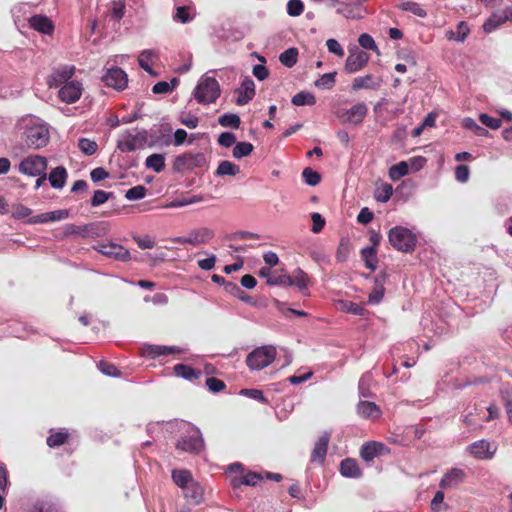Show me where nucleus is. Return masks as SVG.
<instances>
[{
	"mask_svg": "<svg viewBox=\"0 0 512 512\" xmlns=\"http://www.w3.org/2000/svg\"><path fill=\"white\" fill-rule=\"evenodd\" d=\"M388 452L389 449L383 443L370 441L362 445L360 450V456L364 461L371 462L376 457H380Z\"/></svg>",
	"mask_w": 512,
	"mask_h": 512,
	"instance_id": "nucleus-15",
	"label": "nucleus"
},
{
	"mask_svg": "<svg viewBox=\"0 0 512 512\" xmlns=\"http://www.w3.org/2000/svg\"><path fill=\"white\" fill-rule=\"evenodd\" d=\"M304 11V4L301 0H289L287 3V13L289 16L297 17Z\"/></svg>",
	"mask_w": 512,
	"mask_h": 512,
	"instance_id": "nucleus-52",
	"label": "nucleus"
},
{
	"mask_svg": "<svg viewBox=\"0 0 512 512\" xmlns=\"http://www.w3.org/2000/svg\"><path fill=\"white\" fill-rule=\"evenodd\" d=\"M74 65H65L55 69L52 74L48 77L47 84L50 88L62 87L66 83H69L71 78L75 74Z\"/></svg>",
	"mask_w": 512,
	"mask_h": 512,
	"instance_id": "nucleus-13",
	"label": "nucleus"
},
{
	"mask_svg": "<svg viewBox=\"0 0 512 512\" xmlns=\"http://www.w3.org/2000/svg\"><path fill=\"white\" fill-rule=\"evenodd\" d=\"M237 93H238V97L236 100L237 105L242 106V105L247 104L255 96L254 81L249 77L245 78L242 81L240 88L237 90Z\"/></svg>",
	"mask_w": 512,
	"mask_h": 512,
	"instance_id": "nucleus-18",
	"label": "nucleus"
},
{
	"mask_svg": "<svg viewBox=\"0 0 512 512\" xmlns=\"http://www.w3.org/2000/svg\"><path fill=\"white\" fill-rule=\"evenodd\" d=\"M172 479L180 488H186L193 481L191 472L186 469H174Z\"/></svg>",
	"mask_w": 512,
	"mask_h": 512,
	"instance_id": "nucleus-33",
	"label": "nucleus"
},
{
	"mask_svg": "<svg viewBox=\"0 0 512 512\" xmlns=\"http://www.w3.org/2000/svg\"><path fill=\"white\" fill-rule=\"evenodd\" d=\"M336 72L326 73L315 81V86L320 89H331L335 85Z\"/></svg>",
	"mask_w": 512,
	"mask_h": 512,
	"instance_id": "nucleus-47",
	"label": "nucleus"
},
{
	"mask_svg": "<svg viewBox=\"0 0 512 512\" xmlns=\"http://www.w3.org/2000/svg\"><path fill=\"white\" fill-rule=\"evenodd\" d=\"M455 179L460 183H466L469 180L470 169L465 164H460L454 171Z\"/></svg>",
	"mask_w": 512,
	"mask_h": 512,
	"instance_id": "nucleus-55",
	"label": "nucleus"
},
{
	"mask_svg": "<svg viewBox=\"0 0 512 512\" xmlns=\"http://www.w3.org/2000/svg\"><path fill=\"white\" fill-rule=\"evenodd\" d=\"M291 102L295 106H312L316 103V98L312 93L301 91L292 97Z\"/></svg>",
	"mask_w": 512,
	"mask_h": 512,
	"instance_id": "nucleus-39",
	"label": "nucleus"
},
{
	"mask_svg": "<svg viewBox=\"0 0 512 512\" xmlns=\"http://www.w3.org/2000/svg\"><path fill=\"white\" fill-rule=\"evenodd\" d=\"M386 277V274L382 273L375 278V285L368 297L369 304H378L382 301L385 294L384 283Z\"/></svg>",
	"mask_w": 512,
	"mask_h": 512,
	"instance_id": "nucleus-22",
	"label": "nucleus"
},
{
	"mask_svg": "<svg viewBox=\"0 0 512 512\" xmlns=\"http://www.w3.org/2000/svg\"><path fill=\"white\" fill-rule=\"evenodd\" d=\"M340 472L344 477L350 478H358L362 475L358 462L353 458H346L341 461Z\"/></svg>",
	"mask_w": 512,
	"mask_h": 512,
	"instance_id": "nucleus-24",
	"label": "nucleus"
},
{
	"mask_svg": "<svg viewBox=\"0 0 512 512\" xmlns=\"http://www.w3.org/2000/svg\"><path fill=\"white\" fill-rule=\"evenodd\" d=\"M469 450L474 456L484 459L490 458L495 450H491V444L486 440H479L470 445Z\"/></svg>",
	"mask_w": 512,
	"mask_h": 512,
	"instance_id": "nucleus-25",
	"label": "nucleus"
},
{
	"mask_svg": "<svg viewBox=\"0 0 512 512\" xmlns=\"http://www.w3.org/2000/svg\"><path fill=\"white\" fill-rule=\"evenodd\" d=\"M235 142H236V137L231 132H223L220 134V136L218 138V143L221 146H224L227 148L233 146L235 144Z\"/></svg>",
	"mask_w": 512,
	"mask_h": 512,
	"instance_id": "nucleus-63",
	"label": "nucleus"
},
{
	"mask_svg": "<svg viewBox=\"0 0 512 512\" xmlns=\"http://www.w3.org/2000/svg\"><path fill=\"white\" fill-rule=\"evenodd\" d=\"M409 172V167L406 162L402 161L396 165H393L389 169V176L392 180L400 179L401 177L407 175Z\"/></svg>",
	"mask_w": 512,
	"mask_h": 512,
	"instance_id": "nucleus-48",
	"label": "nucleus"
},
{
	"mask_svg": "<svg viewBox=\"0 0 512 512\" xmlns=\"http://www.w3.org/2000/svg\"><path fill=\"white\" fill-rule=\"evenodd\" d=\"M31 213L32 210L23 204H16L13 206L12 216L15 219H23L31 215Z\"/></svg>",
	"mask_w": 512,
	"mask_h": 512,
	"instance_id": "nucleus-60",
	"label": "nucleus"
},
{
	"mask_svg": "<svg viewBox=\"0 0 512 512\" xmlns=\"http://www.w3.org/2000/svg\"><path fill=\"white\" fill-rule=\"evenodd\" d=\"M83 92V85L80 81L72 80L60 87L58 97L62 102L73 104L77 102Z\"/></svg>",
	"mask_w": 512,
	"mask_h": 512,
	"instance_id": "nucleus-12",
	"label": "nucleus"
},
{
	"mask_svg": "<svg viewBox=\"0 0 512 512\" xmlns=\"http://www.w3.org/2000/svg\"><path fill=\"white\" fill-rule=\"evenodd\" d=\"M185 497L191 499L193 504H199L203 500L204 489L193 481L186 487Z\"/></svg>",
	"mask_w": 512,
	"mask_h": 512,
	"instance_id": "nucleus-35",
	"label": "nucleus"
},
{
	"mask_svg": "<svg viewBox=\"0 0 512 512\" xmlns=\"http://www.w3.org/2000/svg\"><path fill=\"white\" fill-rule=\"evenodd\" d=\"M95 224H84V225H75V224H67L64 227L63 235L65 237L71 235H78L83 238L94 234Z\"/></svg>",
	"mask_w": 512,
	"mask_h": 512,
	"instance_id": "nucleus-23",
	"label": "nucleus"
},
{
	"mask_svg": "<svg viewBox=\"0 0 512 512\" xmlns=\"http://www.w3.org/2000/svg\"><path fill=\"white\" fill-rule=\"evenodd\" d=\"M254 149V146L250 142H238L235 144L232 155L236 159L249 156Z\"/></svg>",
	"mask_w": 512,
	"mask_h": 512,
	"instance_id": "nucleus-42",
	"label": "nucleus"
},
{
	"mask_svg": "<svg viewBox=\"0 0 512 512\" xmlns=\"http://www.w3.org/2000/svg\"><path fill=\"white\" fill-rule=\"evenodd\" d=\"M102 81L106 86L122 91L127 87L128 76L121 68L114 67L107 70L102 77Z\"/></svg>",
	"mask_w": 512,
	"mask_h": 512,
	"instance_id": "nucleus-11",
	"label": "nucleus"
},
{
	"mask_svg": "<svg viewBox=\"0 0 512 512\" xmlns=\"http://www.w3.org/2000/svg\"><path fill=\"white\" fill-rule=\"evenodd\" d=\"M50 139L49 129L45 124L32 123L28 125L24 132L25 144L31 149H40L45 147Z\"/></svg>",
	"mask_w": 512,
	"mask_h": 512,
	"instance_id": "nucleus-4",
	"label": "nucleus"
},
{
	"mask_svg": "<svg viewBox=\"0 0 512 512\" xmlns=\"http://www.w3.org/2000/svg\"><path fill=\"white\" fill-rule=\"evenodd\" d=\"M291 283L289 286H296L300 291H304L308 288L309 276L301 268L294 270L293 274L290 275Z\"/></svg>",
	"mask_w": 512,
	"mask_h": 512,
	"instance_id": "nucleus-29",
	"label": "nucleus"
},
{
	"mask_svg": "<svg viewBox=\"0 0 512 512\" xmlns=\"http://www.w3.org/2000/svg\"><path fill=\"white\" fill-rule=\"evenodd\" d=\"M145 137H139L138 135H128L125 139L118 143V148L122 152H133L143 146Z\"/></svg>",
	"mask_w": 512,
	"mask_h": 512,
	"instance_id": "nucleus-26",
	"label": "nucleus"
},
{
	"mask_svg": "<svg viewBox=\"0 0 512 512\" xmlns=\"http://www.w3.org/2000/svg\"><path fill=\"white\" fill-rule=\"evenodd\" d=\"M302 177L304 178L306 184L310 186H316L321 181L320 174L309 167L304 168L302 171Z\"/></svg>",
	"mask_w": 512,
	"mask_h": 512,
	"instance_id": "nucleus-50",
	"label": "nucleus"
},
{
	"mask_svg": "<svg viewBox=\"0 0 512 512\" xmlns=\"http://www.w3.org/2000/svg\"><path fill=\"white\" fill-rule=\"evenodd\" d=\"M228 472L234 473V475L231 476L230 484L234 489L239 488L240 486L244 485V467L241 463H233L228 467Z\"/></svg>",
	"mask_w": 512,
	"mask_h": 512,
	"instance_id": "nucleus-28",
	"label": "nucleus"
},
{
	"mask_svg": "<svg viewBox=\"0 0 512 512\" xmlns=\"http://www.w3.org/2000/svg\"><path fill=\"white\" fill-rule=\"evenodd\" d=\"M125 12V1L124 0H113L111 14L112 16L120 20L124 16Z\"/></svg>",
	"mask_w": 512,
	"mask_h": 512,
	"instance_id": "nucleus-59",
	"label": "nucleus"
},
{
	"mask_svg": "<svg viewBox=\"0 0 512 512\" xmlns=\"http://www.w3.org/2000/svg\"><path fill=\"white\" fill-rule=\"evenodd\" d=\"M48 179L53 188L61 189L66 183L67 171L62 166L56 167L50 172Z\"/></svg>",
	"mask_w": 512,
	"mask_h": 512,
	"instance_id": "nucleus-27",
	"label": "nucleus"
},
{
	"mask_svg": "<svg viewBox=\"0 0 512 512\" xmlns=\"http://www.w3.org/2000/svg\"><path fill=\"white\" fill-rule=\"evenodd\" d=\"M178 84V80L174 78L171 83H168L166 81H160L157 82L153 88L152 91L154 94H167L172 91V89Z\"/></svg>",
	"mask_w": 512,
	"mask_h": 512,
	"instance_id": "nucleus-49",
	"label": "nucleus"
},
{
	"mask_svg": "<svg viewBox=\"0 0 512 512\" xmlns=\"http://www.w3.org/2000/svg\"><path fill=\"white\" fill-rule=\"evenodd\" d=\"M291 283L290 275L281 271H274L271 276L268 277L267 284L270 286L273 285H281V286H289Z\"/></svg>",
	"mask_w": 512,
	"mask_h": 512,
	"instance_id": "nucleus-41",
	"label": "nucleus"
},
{
	"mask_svg": "<svg viewBox=\"0 0 512 512\" xmlns=\"http://www.w3.org/2000/svg\"><path fill=\"white\" fill-rule=\"evenodd\" d=\"M180 351V348L175 346L149 345L146 348L147 355L151 356L152 358L162 355H171L179 353Z\"/></svg>",
	"mask_w": 512,
	"mask_h": 512,
	"instance_id": "nucleus-32",
	"label": "nucleus"
},
{
	"mask_svg": "<svg viewBox=\"0 0 512 512\" xmlns=\"http://www.w3.org/2000/svg\"><path fill=\"white\" fill-rule=\"evenodd\" d=\"M398 8L421 18H425L427 16L426 10L419 3L414 1H401L398 4Z\"/></svg>",
	"mask_w": 512,
	"mask_h": 512,
	"instance_id": "nucleus-36",
	"label": "nucleus"
},
{
	"mask_svg": "<svg viewBox=\"0 0 512 512\" xmlns=\"http://www.w3.org/2000/svg\"><path fill=\"white\" fill-rule=\"evenodd\" d=\"M381 79L371 74L365 76L356 77L351 85L353 91L361 89H377L381 85Z\"/></svg>",
	"mask_w": 512,
	"mask_h": 512,
	"instance_id": "nucleus-20",
	"label": "nucleus"
},
{
	"mask_svg": "<svg viewBox=\"0 0 512 512\" xmlns=\"http://www.w3.org/2000/svg\"><path fill=\"white\" fill-rule=\"evenodd\" d=\"M390 244L402 252H412L417 243L416 235L413 234L409 229L402 226H395L390 229L388 233Z\"/></svg>",
	"mask_w": 512,
	"mask_h": 512,
	"instance_id": "nucleus-2",
	"label": "nucleus"
},
{
	"mask_svg": "<svg viewBox=\"0 0 512 512\" xmlns=\"http://www.w3.org/2000/svg\"><path fill=\"white\" fill-rule=\"evenodd\" d=\"M153 57L154 52L152 50H144L140 53L138 57L139 66L151 75H154V72L150 64Z\"/></svg>",
	"mask_w": 512,
	"mask_h": 512,
	"instance_id": "nucleus-45",
	"label": "nucleus"
},
{
	"mask_svg": "<svg viewBox=\"0 0 512 512\" xmlns=\"http://www.w3.org/2000/svg\"><path fill=\"white\" fill-rule=\"evenodd\" d=\"M358 42H359L360 46L363 47L364 49H369V50L377 49L374 39L369 34H366V33L361 34L358 39Z\"/></svg>",
	"mask_w": 512,
	"mask_h": 512,
	"instance_id": "nucleus-64",
	"label": "nucleus"
},
{
	"mask_svg": "<svg viewBox=\"0 0 512 512\" xmlns=\"http://www.w3.org/2000/svg\"><path fill=\"white\" fill-rule=\"evenodd\" d=\"M70 437V432L66 428H61L59 430L51 429L48 437L46 438V444L50 448L60 447L68 443Z\"/></svg>",
	"mask_w": 512,
	"mask_h": 512,
	"instance_id": "nucleus-19",
	"label": "nucleus"
},
{
	"mask_svg": "<svg viewBox=\"0 0 512 512\" xmlns=\"http://www.w3.org/2000/svg\"><path fill=\"white\" fill-rule=\"evenodd\" d=\"M206 386L208 387L209 391L213 393L221 392L226 388L224 381L215 377H208L206 379Z\"/></svg>",
	"mask_w": 512,
	"mask_h": 512,
	"instance_id": "nucleus-57",
	"label": "nucleus"
},
{
	"mask_svg": "<svg viewBox=\"0 0 512 512\" xmlns=\"http://www.w3.org/2000/svg\"><path fill=\"white\" fill-rule=\"evenodd\" d=\"M29 25L34 30L46 35H51L55 29L52 20L41 14L31 16L29 18Z\"/></svg>",
	"mask_w": 512,
	"mask_h": 512,
	"instance_id": "nucleus-17",
	"label": "nucleus"
},
{
	"mask_svg": "<svg viewBox=\"0 0 512 512\" xmlns=\"http://www.w3.org/2000/svg\"><path fill=\"white\" fill-rule=\"evenodd\" d=\"M94 249L102 255L117 261L126 262L131 259L130 252L122 245L116 243H100L94 246Z\"/></svg>",
	"mask_w": 512,
	"mask_h": 512,
	"instance_id": "nucleus-9",
	"label": "nucleus"
},
{
	"mask_svg": "<svg viewBox=\"0 0 512 512\" xmlns=\"http://www.w3.org/2000/svg\"><path fill=\"white\" fill-rule=\"evenodd\" d=\"M263 479H264V476L261 473L247 472L244 474V485L256 486Z\"/></svg>",
	"mask_w": 512,
	"mask_h": 512,
	"instance_id": "nucleus-61",
	"label": "nucleus"
},
{
	"mask_svg": "<svg viewBox=\"0 0 512 512\" xmlns=\"http://www.w3.org/2000/svg\"><path fill=\"white\" fill-rule=\"evenodd\" d=\"M206 156L202 152H186L175 158L173 169L175 171L193 170L202 168L206 165Z\"/></svg>",
	"mask_w": 512,
	"mask_h": 512,
	"instance_id": "nucleus-6",
	"label": "nucleus"
},
{
	"mask_svg": "<svg viewBox=\"0 0 512 512\" xmlns=\"http://www.w3.org/2000/svg\"><path fill=\"white\" fill-rule=\"evenodd\" d=\"M205 443L200 430L194 426L182 434L176 448L191 454H198L204 449Z\"/></svg>",
	"mask_w": 512,
	"mask_h": 512,
	"instance_id": "nucleus-5",
	"label": "nucleus"
},
{
	"mask_svg": "<svg viewBox=\"0 0 512 512\" xmlns=\"http://www.w3.org/2000/svg\"><path fill=\"white\" fill-rule=\"evenodd\" d=\"M361 256L365 262V266L371 271H374L378 263L377 249L375 247H365L361 250Z\"/></svg>",
	"mask_w": 512,
	"mask_h": 512,
	"instance_id": "nucleus-34",
	"label": "nucleus"
},
{
	"mask_svg": "<svg viewBox=\"0 0 512 512\" xmlns=\"http://www.w3.org/2000/svg\"><path fill=\"white\" fill-rule=\"evenodd\" d=\"M214 231L207 227H202L189 232L185 237H175L171 241L178 244H190L193 246L208 243L214 238Z\"/></svg>",
	"mask_w": 512,
	"mask_h": 512,
	"instance_id": "nucleus-7",
	"label": "nucleus"
},
{
	"mask_svg": "<svg viewBox=\"0 0 512 512\" xmlns=\"http://www.w3.org/2000/svg\"><path fill=\"white\" fill-rule=\"evenodd\" d=\"M357 412L364 418L378 417L380 415L379 407L370 401H361L357 405Z\"/></svg>",
	"mask_w": 512,
	"mask_h": 512,
	"instance_id": "nucleus-30",
	"label": "nucleus"
},
{
	"mask_svg": "<svg viewBox=\"0 0 512 512\" xmlns=\"http://www.w3.org/2000/svg\"><path fill=\"white\" fill-rule=\"evenodd\" d=\"M145 165L156 173H160L165 169V157L163 154H152L146 158Z\"/></svg>",
	"mask_w": 512,
	"mask_h": 512,
	"instance_id": "nucleus-37",
	"label": "nucleus"
},
{
	"mask_svg": "<svg viewBox=\"0 0 512 512\" xmlns=\"http://www.w3.org/2000/svg\"><path fill=\"white\" fill-rule=\"evenodd\" d=\"M146 195V188L142 185H137V186H134L132 188H130L126 194H125V197L128 199V200H139V199H142L144 198Z\"/></svg>",
	"mask_w": 512,
	"mask_h": 512,
	"instance_id": "nucleus-54",
	"label": "nucleus"
},
{
	"mask_svg": "<svg viewBox=\"0 0 512 512\" xmlns=\"http://www.w3.org/2000/svg\"><path fill=\"white\" fill-rule=\"evenodd\" d=\"M239 172H240V167L238 165L234 164L233 162L224 160L219 163L217 170H216V175H218V176H225V175L235 176Z\"/></svg>",
	"mask_w": 512,
	"mask_h": 512,
	"instance_id": "nucleus-38",
	"label": "nucleus"
},
{
	"mask_svg": "<svg viewBox=\"0 0 512 512\" xmlns=\"http://www.w3.org/2000/svg\"><path fill=\"white\" fill-rule=\"evenodd\" d=\"M326 46L330 53H333L338 57L344 56V49L336 39H328L326 42Z\"/></svg>",
	"mask_w": 512,
	"mask_h": 512,
	"instance_id": "nucleus-62",
	"label": "nucleus"
},
{
	"mask_svg": "<svg viewBox=\"0 0 512 512\" xmlns=\"http://www.w3.org/2000/svg\"><path fill=\"white\" fill-rule=\"evenodd\" d=\"M98 367H99L100 371L102 373H104L105 375L113 376V377L120 376V371L112 363H109L107 361L101 360L98 363Z\"/></svg>",
	"mask_w": 512,
	"mask_h": 512,
	"instance_id": "nucleus-56",
	"label": "nucleus"
},
{
	"mask_svg": "<svg viewBox=\"0 0 512 512\" xmlns=\"http://www.w3.org/2000/svg\"><path fill=\"white\" fill-rule=\"evenodd\" d=\"M479 120L483 125H485L486 127L490 128V129L496 130L501 127L500 119L491 117L485 113H481L479 115Z\"/></svg>",
	"mask_w": 512,
	"mask_h": 512,
	"instance_id": "nucleus-58",
	"label": "nucleus"
},
{
	"mask_svg": "<svg viewBox=\"0 0 512 512\" xmlns=\"http://www.w3.org/2000/svg\"><path fill=\"white\" fill-rule=\"evenodd\" d=\"M369 59V54L363 50L356 49L350 51L345 61L344 69L349 74L356 73L367 65Z\"/></svg>",
	"mask_w": 512,
	"mask_h": 512,
	"instance_id": "nucleus-14",
	"label": "nucleus"
},
{
	"mask_svg": "<svg viewBox=\"0 0 512 512\" xmlns=\"http://www.w3.org/2000/svg\"><path fill=\"white\" fill-rule=\"evenodd\" d=\"M368 113V107L364 102H358L349 109L339 111L338 119L346 124L360 125Z\"/></svg>",
	"mask_w": 512,
	"mask_h": 512,
	"instance_id": "nucleus-8",
	"label": "nucleus"
},
{
	"mask_svg": "<svg viewBox=\"0 0 512 512\" xmlns=\"http://www.w3.org/2000/svg\"><path fill=\"white\" fill-rule=\"evenodd\" d=\"M507 19H510V14H492L483 24V29L486 33H491L502 25Z\"/></svg>",
	"mask_w": 512,
	"mask_h": 512,
	"instance_id": "nucleus-31",
	"label": "nucleus"
},
{
	"mask_svg": "<svg viewBox=\"0 0 512 512\" xmlns=\"http://www.w3.org/2000/svg\"><path fill=\"white\" fill-rule=\"evenodd\" d=\"M462 125L464 128L471 130L477 136L486 137L489 135V131L486 128L478 125L472 118L463 119Z\"/></svg>",
	"mask_w": 512,
	"mask_h": 512,
	"instance_id": "nucleus-44",
	"label": "nucleus"
},
{
	"mask_svg": "<svg viewBox=\"0 0 512 512\" xmlns=\"http://www.w3.org/2000/svg\"><path fill=\"white\" fill-rule=\"evenodd\" d=\"M330 438H331V435L328 432H324L322 435L319 436L318 440L315 443L314 449L312 450V453H311V461L312 462H319V463L324 462V460L326 458Z\"/></svg>",
	"mask_w": 512,
	"mask_h": 512,
	"instance_id": "nucleus-16",
	"label": "nucleus"
},
{
	"mask_svg": "<svg viewBox=\"0 0 512 512\" xmlns=\"http://www.w3.org/2000/svg\"><path fill=\"white\" fill-rule=\"evenodd\" d=\"M78 148L87 156H91L97 152L98 144L94 140L81 138L78 141Z\"/></svg>",
	"mask_w": 512,
	"mask_h": 512,
	"instance_id": "nucleus-46",
	"label": "nucleus"
},
{
	"mask_svg": "<svg viewBox=\"0 0 512 512\" xmlns=\"http://www.w3.org/2000/svg\"><path fill=\"white\" fill-rule=\"evenodd\" d=\"M46 168V158L39 155L28 156L19 164V171L29 176L41 175Z\"/></svg>",
	"mask_w": 512,
	"mask_h": 512,
	"instance_id": "nucleus-10",
	"label": "nucleus"
},
{
	"mask_svg": "<svg viewBox=\"0 0 512 512\" xmlns=\"http://www.w3.org/2000/svg\"><path fill=\"white\" fill-rule=\"evenodd\" d=\"M393 194V188L391 184L385 183L378 189L375 199L379 202H387Z\"/></svg>",
	"mask_w": 512,
	"mask_h": 512,
	"instance_id": "nucleus-53",
	"label": "nucleus"
},
{
	"mask_svg": "<svg viewBox=\"0 0 512 512\" xmlns=\"http://www.w3.org/2000/svg\"><path fill=\"white\" fill-rule=\"evenodd\" d=\"M297 57H298L297 49L289 48L280 54L279 60L284 66L291 68L296 64Z\"/></svg>",
	"mask_w": 512,
	"mask_h": 512,
	"instance_id": "nucleus-43",
	"label": "nucleus"
},
{
	"mask_svg": "<svg viewBox=\"0 0 512 512\" xmlns=\"http://www.w3.org/2000/svg\"><path fill=\"white\" fill-rule=\"evenodd\" d=\"M112 197H113L112 192H106L104 190H96L91 199V206L98 207V206L104 204L105 202H107Z\"/></svg>",
	"mask_w": 512,
	"mask_h": 512,
	"instance_id": "nucleus-51",
	"label": "nucleus"
},
{
	"mask_svg": "<svg viewBox=\"0 0 512 512\" xmlns=\"http://www.w3.org/2000/svg\"><path fill=\"white\" fill-rule=\"evenodd\" d=\"M218 122L222 127H230L234 129H238L241 124L240 117L234 113H226L221 115L218 118Z\"/></svg>",
	"mask_w": 512,
	"mask_h": 512,
	"instance_id": "nucleus-40",
	"label": "nucleus"
},
{
	"mask_svg": "<svg viewBox=\"0 0 512 512\" xmlns=\"http://www.w3.org/2000/svg\"><path fill=\"white\" fill-rule=\"evenodd\" d=\"M276 355V347L273 345L257 347L247 355L246 364L251 370H262L275 360Z\"/></svg>",
	"mask_w": 512,
	"mask_h": 512,
	"instance_id": "nucleus-3",
	"label": "nucleus"
},
{
	"mask_svg": "<svg viewBox=\"0 0 512 512\" xmlns=\"http://www.w3.org/2000/svg\"><path fill=\"white\" fill-rule=\"evenodd\" d=\"M173 371L177 377H181L192 382L198 380L202 376L201 370L182 363L176 364L173 367Z\"/></svg>",
	"mask_w": 512,
	"mask_h": 512,
	"instance_id": "nucleus-21",
	"label": "nucleus"
},
{
	"mask_svg": "<svg viewBox=\"0 0 512 512\" xmlns=\"http://www.w3.org/2000/svg\"><path fill=\"white\" fill-rule=\"evenodd\" d=\"M221 89L213 77H203L194 90V98L200 104L214 103L220 96Z\"/></svg>",
	"mask_w": 512,
	"mask_h": 512,
	"instance_id": "nucleus-1",
	"label": "nucleus"
}]
</instances>
